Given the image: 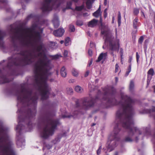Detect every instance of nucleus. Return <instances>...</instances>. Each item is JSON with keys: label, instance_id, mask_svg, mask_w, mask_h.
Wrapping results in <instances>:
<instances>
[{"label": "nucleus", "instance_id": "42", "mask_svg": "<svg viewBox=\"0 0 155 155\" xmlns=\"http://www.w3.org/2000/svg\"><path fill=\"white\" fill-rule=\"evenodd\" d=\"M123 52L122 49H120V57L121 59H123Z\"/></svg>", "mask_w": 155, "mask_h": 155}, {"label": "nucleus", "instance_id": "19", "mask_svg": "<svg viewBox=\"0 0 155 155\" xmlns=\"http://www.w3.org/2000/svg\"><path fill=\"white\" fill-rule=\"evenodd\" d=\"M74 89L75 91L79 93H82L83 91V88L78 85L76 86L75 87Z\"/></svg>", "mask_w": 155, "mask_h": 155}, {"label": "nucleus", "instance_id": "41", "mask_svg": "<svg viewBox=\"0 0 155 155\" xmlns=\"http://www.w3.org/2000/svg\"><path fill=\"white\" fill-rule=\"evenodd\" d=\"M55 45V43L54 42H51L50 46L52 48H54V47H53L52 46H54Z\"/></svg>", "mask_w": 155, "mask_h": 155}, {"label": "nucleus", "instance_id": "5", "mask_svg": "<svg viewBox=\"0 0 155 155\" xmlns=\"http://www.w3.org/2000/svg\"><path fill=\"white\" fill-rule=\"evenodd\" d=\"M44 123L45 126L41 131L40 136L43 139H46L54 134L59 121L47 116L45 118Z\"/></svg>", "mask_w": 155, "mask_h": 155}, {"label": "nucleus", "instance_id": "15", "mask_svg": "<svg viewBox=\"0 0 155 155\" xmlns=\"http://www.w3.org/2000/svg\"><path fill=\"white\" fill-rule=\"evenodd\" d=\"M5 35V34L4 32L0 29V48L3 46V39Z\"/></svg>", "mask_w": 155, "mask_h": 155}, {"label": "nucleus", "instance_id": "40", "mask_svg": "<svg viewBox=\"0 0 155 155\" xmlns=\"http://www.w3.org/2000/svg\"><path fill=\"white\" fill-rule=\"evenodd\" d=\"M65 57H66L68 56V51L67 50H64L63 53Z\"/></svg>", "mask_w": 155, "mask_h": 155}, {"label": "nucleus", "instance_id": "17", "mask_svg": "<svg viewBox=\"0 0 155 155\" xmlns=\"http://www.w3.org/2000/svg\"><path fill=\"white\" fill-rule=\"evenodd\" d=\"M93 15L94 17L96 18H97L101 15V12L100 5L99 6V7L98 10L93 14Z\"/></svg>", "mask_w": 155, "mask_h": 155}, {"label": "nucleus", "instance_id": "59", "mask_svg": "<svg viewBox=\"0 0 155 155\" xmlns=\"http://www.w3.org/2000/svg\"><path fill=\"white\" fill-rule=\"evenodd\" d=\"M121 62L122 64H123V61H122V59H121Z\"/></svg>", "mask_w": 155, "mask_h": 155}, {"label": "nucleus", "instance_id": "45", "mask_svg": "<svg viewBox=\"0 0 155 155\" xmlns=\"http://www.w3.org/2000/svg\"><path fill=\"white\" fill-rule=\"evenodd\" d=\"M17 144L18 146H21V141L20 140H18L17 141Z\"/></svg>", "mask_w": 155, "mask_h": 155}, {"label": "nucleus", "instance_id": "1", "mask_svg": "<svg viewBox=\"0 0 155 155\" xmlns=\"http://www.w3.org/2000/svg\"><path fill=\"white\" fill-rule=\"evenodd\" d=\"M42 28L38 25H33L30 28H25L19 32H14L10 36L12 41L15 42L18 41L24 46H31V51H22L20 53L21 58H17L12 63L15 65H23L29 64L34 61V59L38 58L35 68V86L38 90L41 98L47 99L51 88L47 81L51 74L50 61L49 60L43 48L41 43V34Z\"/></svg>", "mask_w": 155, "mask_h": 155}, {"label": "nucleus", "instance_id": "7", "mask_svg": "<svg viewBox=\"0 0 155 155\" xmlns=\"http://www.w3.org/2000/svg\"><path fill=\"white\" fill-rule=\"evenodd\" d=\"M62 1L63 0H44L41 9L44 12H48L53 8H58Z\"/></svg>", "mask_w": 155, "mask_h": 155}, {"label": "nucleus", "instance_id": "31", "mask_svg": "<svg viewBox=\"0 0 155 155\" xmlns=\"http://www.w3.org/2000/svg\"><path fill=\"white\" fill-rule=\"evenodd\" d=\"M84 6L83 5H82L80 6L76 7V9L77 11H81L83 9Z\"/></svg>", "mask_w": 155, "mask_h": 155}, {"label": "nucleus", "instance_id": "47", "mask_svg": "<svg viewBox=\"0 0 155 155\" xmlns=\"http://www.w3.org/2000/svg\"><path fill=\"white\" fill-rule=\"evenodd\" d=\"M89 71H87L86 72V74L84 75L85 77H87L88 75L89 74Z\"/></svg>", "mask_w": 155, "mask_h": 155}, {"label": "nucleus", "instance_id": "60", "mask_svg": "<svg viewBox=\"0 0 155 155\" xmlns=\"http://www.w3.org/2000/svg\"><path fill=\"white\" fill-rule=\"evenodd\" d=\"M107 10V9H105V10L104 11V12L105 13L106 12Z\"/></svg>", "mask_w": 155, "mask_h": 155}, {"label": "nucleus", "instance_id": "24", "mask_svg": "<svg viewBox=\"0 0 155 155\" xmlns=\"http://www.w3.org/2000/svg\"><path fill=\"white\" fill-rule=\"evenodd\" d=\"M106 97H107V98H106L105 100H106L109 103H111L112 104H113V101H114V100L112 99V100L111 99L109 98V96L107 95H105Z\"/></svg>", "mask_w": 155, "mask_h": 155}, {"label": "nucleus", "instance_id": "58", "mask_svg": "<svg viewBox=\"0 0 155 155\" xmlns=\"http://www.w3.org/2000/svg\"><path fill=\"white\" fill-rule=\"evenodd\" d=\"M22 144L24 145L25 143V141L23 140V142L22 143Z\"/></svg>", "mask_w": 155, "mask_h": 155}, {"label": "nucleus", "instance_id": "8", "mask_svg": "<svg viewBox=\"0 0 155 155\" xmlns=\"http://www.w3.org/2000/svg\"><path fill=\"white\" fill-rule=\"evenodd\" d=\"M94 104V102L92 99L88 98H84L82 104L83 108L87 109L92 106Z\"/></svg>", "mask_w": 155, "mask_h": 155}, {"label": "nucleus", "instance_id": "44", "mask_svg": "<svg viewBox=\"0 0 155 155\" xmlns=\"http://www.w3.org/2000/svg\"><path fill=\"white\" fill-rule=\"evenodd\" d=\"M131 64H130L128 67V68L127 69V71H128L129 72H130L131 71Z\"/></svg>", "mask_w": 155, "mask_h": 155}, {"label": "nucleus", "instance_id": "62", "mask_svg": "<svg viewBox=\"0 0 155 155\" xmlns=\"http://www.w3.org/2000/svg\"><path fill=\"white\" fill-rule=\"evenodd\" d=\"M98 80H97H97H96L95 81V82L96 83H97V82H98Z\"/></svg>", "mask_w": 155, "mask_h": 155}, {"label": "nucleus", "instance_id": "48", "mask_svg": "<svg viewBox=\"0 0 155 155\" xmlns=\"http://www.w3.org/2000/svg\"><path fill=\"white\" fill-rule=\"evenodd\" d=\"M92 60H91L90 62H89V63L88 64V65L89 66H90L92 64Z\"/></svg>", "mask_w": 155, "mask_h": 155}, {"label": "nucleus", "instance_id": "35", "mask_svg": "<svg viewBox=\"0 0 155 155\" xmlns=\"http://www.w3.org/2000/svg\"><path fill=\"white\" fill-rule=\"evenodd\" d=\"M139 13V10L138 9L135 8L134 9V13L135 15H137Z\"/></svg>", "mask_w": 155, "mask_h": 155}, {"label": "nucleus", "instance_id": "43", "mask_svg": "<svg viewBox=\"0 0 155 155\" xmlns=\"http://www.w3.org/2000/svg\"><path fill=\"white\" fill-rule=\"evenodd\" d=\"M88 54L90 56H91L92 54V52L91 50L89 49L88 51Z\"/></svg>", "mask_w": 155, "mask_h": 155}, {"label": "nucleus", "instance_id": "12", "mask_svg": "<svg viewBox=\"0 0 155 155\" xmlns=\"http://www.w3.org/2000/svg\"><path fill=\"white\" fill-rule=\"evenodd\" d=\"M98 22L97 20L94 19L88 22V26L90 27H94L97 25Z\"/></svg>", "mask_w": 155, "mask_h": 155}, {"label": "nucleus", "instance_id": "46", "mask_svg": "<svg viewBox=\"0 0 155 155\" xmlns=\"http://www.w3.org/2000/svg\"><path fill=\"white\" fill-rule=\"evenodd\" d=\"M94 46V43L92 42L91 41L90 42V47L92 48V47H93Z\"/></svg>", "mask_w": 155, "mask_h": 155}, {"label": "nucleus", "instance_id": "63", "mask_svg": "<svg viewBox=\"0 0 155 155\" xmlns=\"http://www.w3.org/2000/svg\"><path fill=\"white\" fill-rule=\"evenodd\" d=\"M73 0L74 2H78V0Z\"/></svg>", "mask_w": 155, "mask_h": 155}, {"label": "nucleus", "instance_id": "2", "mask_svg": "<svg viewBox=\"0 0 155 155\" xmlns=\"http://www.w3.org/2000/svg\"><path fill=\"white\" fill-rule=\"evenodd\" d=\"M121 100L118 104L120 108L116 114L114 130L109 137L107 143L109 152L114 150L116 146L117 141L119 139L118 133L120 130L119 126L120 125L128 131V136L125 139L126 141H137V135L141 134L139 129L134 125L132 119L133 101L124 93H121Z\"/></svg>", "mask_w": 155, "mask_h": 155}, {"label": "nucleus", "instance_id": "55", "mask_svg": "<svg viewBox=\"0 0 155 155\" xmlns=\"http://www.w3.org/2000/svg\"><path fill=\"white\" fill-rule=\"evenodd\" d=\"M114 155H118V153L117 152H116L115 153Z\"/></svg>", "mask_w": 155, "mask_h": 155}, {"label": "nucleus", "instance_id": "54", "mask_svg": "<svg viewBox=\"0 0 155 155\" xmlns=\"http://www.w3.org/2000/svg\"><path fill=\"white\" fill-rule=\"evenodd\" d=\"M115 81L116 83H117L118 81V78L117 77H115Z\"/></svg>", "mask_w": 155, "mask_h": 155}, {"label": "nucleus", "instance_id": "50", "mask_svg": "<svg viewBox=\"0 0 155 155\" xmlns=\"http://www.w3.org/2000/svg\"><path fill=\"white\" fill-rule=\"evenodd\" d=\"M130 73V72H129L128 71H127L126 73L125 74V76H128Z\"/></svg>", "mask_w": 155, "mask_h": 155}, {"label": "nucleus", "instance_id": "14", "mask_svg": "<svg viewBox=\"0 0 155 155\" xmlns=\"http://www.w3.org/2000/svg\"><path fill=\"white\" fill-rule=\"evenodd\" d=\"M154 74V70L153 68H150L148 72L147 84L150 82V81L152 78V76Z\"/></svg>", "mask_w": 155, "mask_h": 155}, {"label": "nucleus", "instance_id": "27", "mask_svg": "<svg viewBox=\"0 0 155 155\" xmlns=\"http://www.w3.org/2000/svg\"><path fill=\"white\" fill-rule=\"evenodd\" d=\"M62 117L63 118H71V117H73L74 118L76 117V116L74 114H73V115H62Z\"/></svg>", "mask_w": 155, "mask_h": 155}, {"label": "nucleus", "instance_id": "29", "mask_svg": "<svg viewBox=\"0 0 155 155\" xmlns=\"http://www.w3.org/2000/svg\"><path fill=\"white\" fill-rule=\"evenodd\" d=\"M69 30L71 32H74L75 30V28L74 25H70L69 26Z\"/></svg>", "mask_w": 155, "mask_h": 155}, {"label": "nucleus", "instance_id": "34", "mask_svg": "<svg viewBox=\"0 0 155 155\" xmlns=\"http://www.w3.org/2000/svg\"><path fill=\"white\" fill-rule=\"evenodd\" d=\"M76 24L78 25L81 26L83 25V23L81 21H78L76 22Z\"/></svg>", "mask_w": 155, "mask_h": 155}, {"label": "nucleus", "instance_id": "6", "mask_svg": "<svg viewBox=\"0 0 155 155\" xmlns=\"http://www.w3.org/2000/svg\"><path fill=\"white\" fill-rule=\"evenodd\" d=\"M101 33L104 35V38H105L104 45L103 46V48L104 49L105 47H107L109 51H110L111 54L114 56V54L113 51L118 52L119 50V44L118 40H115L111 32L104 30L103 28Z\"/></svg>", "mask_w": 155, "mask_h": 155}, {"label": "nucleus", "instance_id": "25", "mask_svg": "<svg viewBox=\"0 0 155 155\" xmlns=\"http://www.w3.org/2000/svg\"><path fill=\"white\" fill-rule=\"evenodd\" d=\"M70 41V38L69 37H67L65 40L64 44L66 46H67L69 45V43Z\"/></svg>", "mask_w": 155, "mask_h": 155}, {"label": "nucleus", "instance_id": "61", "mask_svg": "<svg viewBox=\"0 0 155 155\" xmlns=\"http://www.w3.org/2000/svg\"><path fill=\"white\" fill-rule=\"evenodd\" d=\"M52 95L53 96H55L56 94H54V93H53V94H52Z\"/></svg>", "mask_w": 155, "mask_h": 155}, {"label": "nucleus", "instance_id": "52", "mask_svg": "<svg viewBox=\"0 0 155 155\" xmlns=\"http://www.w3.org/2000/svg\"><path fill=\"white\" fill-rule=\"evenodd\" d=\"M132 58L131 57H130V58H129V62H130V63L131 61V60H132Z\"/></svg>", "mask_w": 155, "mask_h": 155}, {"label": "nucleus", "instance_id": "10", "mask_svg": "<svg viewBox=\"0 0 155 155\" xmlns=\"http://www.w3.org/2000/svg\"><path fill=\"white\" fill-rule=\"evenodd\" d=\"M52 22L54 28H58L59 25V22L58 20V17L57 15H54Z\"/></svg>", "mask_w": 155, "mask_h": 155}, {"label": "nucleus", "instance_id": "4", "mask_svg": "<svg viewBox=\"0 0 155 155\" xmlns=\"http://www.w3.org/2000/svg\"><path fill=\"white\" fill-rule=\"evenodd\" d=\"M9 129L0 126V155H16L13 144L8 135Z\"/></svg>", "mask_w": 155, "mask_h": 155}, {"label": "nucleus", "instance_id": "39", "mask_svg": "<svg viewBox=\"0 0 155 155\" xmlns=\"http://www.w3.org/2000/svg\"><path fill=\"white\" fill-rule=\"evenodd\" d=\"M136 56L137 61V62H138L139 61V58H140V56L138 54L137 52L136 53Z\"/></svg>", "mask_w": 155, "mask_h": 155}, {"label": "nucleus", "instance_id": "20", "mask_svg": "<svg viewBox=\"0 0 155 155\" xmlns=\"http://www.w3.org/2000/svg\"><path fill=\"white\" fill-rule=\"evenodd\" d=\"M138 21V19L137 18H136L134 21V27L135 29L137 28L139 26V23Z\"/></svg>", "mask_w": 155, "mask_h": 155}, {"label": "nucleus", "instance_id": "28", "mask_svg": "<svg viewBox=\"0 0 155 155\" xmlns=\"http://www.w3.org/2000/svg\"><path fill=\"white\" fill-rule=\"evenodd\" d=\"M121 16L120 15V12L118 13V25L119 26L120 24L121 23Z\"/></svg>", "mask_w": 155, "mask_h": 155}, {"label": "nucleus", "instance_id": "18", "mask_svg": "<svg viewBox=\"0 0 155 155\" xmlns=\"http://www.w3.org/2000/svg\"><path fill=\"white\" fill-rule=\"evenodd\" d=\"M60 73L61 76L64 77H65L67 75L66 71L64 67H63L60 71Z\"/></svg>", "mask_w": 155, "mask_h": 155}, {"label": "nucleus", "instance_id": "11", "mask_svg": "<svg viewBox=\"0 0 155 155\" xmlns=\"http://www.w3.org/2000/svg\"><path fill=\"white\" fill-rule=\"evenodd\" d=\"M107 55V53H102L99 55L97 62H99L101 60L104 61L106 58Z\"/></svg>", "mask_w": 155, "mask_h": 155}, {"label": "nucleus", "instance_id": "22", "mask_svg": "<svg viewBox=\"0 0 155 155\" xmlns=\"http://www.w3.org/2000/svg\"><path fill=\"white\" fill-rule=\"evenodd\" d=\"M134 88V83L133 81H131L130 82V86H129V89L130 91H132Z\"/></svg>", "mask_w": 155, "mask_h": 155}, {"label": "nucleus", "instance_id": "36", "mask_svg": "<svg viewBox=\"0 0 155 155\" xmlns=\"http://www.w3.org/2000/svg\"><path fill=\"white\" fill-rule=\"evenodd\" d=\"M67 91L68 92V93L71 94L73 92V89L71 88H67Z\"/></svg>", "mask_w": 155, "mask_h": 155}, {"label": "nucleus", "instance_id": "21", "mask_svg": "<svg viewBox=\"0 0 155 155\" xmlns=\"http://www.w3.org/2000/svg\"><path fill=\"white\" fill-rule=\"evenodd\" d=\"M73 75L75 77H77L78 74V71L75 68H73L72 71Z\"/></svg>", "mask_w": 155, "mask_h": 155}, {"label": "nucleus", "instance_id": "49", "mask_svg": "<svg viewBox=\"0 0 155 155\" xmlns=\"http://www.w3.org/2000/svg\"><path fill=\"white\" fill-rule=\"evenodd\" d=\"M47 147L48 149H49L52 146L51 145H48L47 146Z\"/></svg>", "mask_w": 155, "mask_h": 155}, {"label": "nucleus", "instance_id": "53", "mask_svg": "<svg viewBox=\"0 0 155 155\" xmlns=\"http://www.w3.org/2000/svg\"><path fill=\"white\" fill-rule=\"evenodd\" d=\"M107 0H104V5H106L107 4Z\"/></svg>", "mask_w": 155, "mask_h": 155}, {"label": "nucleus", "instance_id": "51", "mask_svg": "<svg viewBox=\"0 0 155 155\" xmlns=\"http://www.w3.org/2000/svg\"><path fill=\"white\" fill-rule=\"evenodd\" d=\"M130 73V72H129L128 71H127L126 73L125 74V76H128Z\"/></svg>", "mask_w": 155, "mask_h": 155}, {"label": "nucleus", "instance_id": "3", "mask_svg": "<svg viewBox=\"0 0 155 155\" xmlns=\"http://www.w3.org/2000/svg\"><path fill=\"white\" fill-rule=\"evenodd\" d=\"M17 95L18 106L21 105L20 110L18 109V125L16 128L17 132L20 134L21 131L25 128V131H30L32 126L31 121L36 114L35 108L38 98L36 94L32 93L31 90L26 88L25 85L21 86L20 90L17 91Z\"/></svg>", "mask_w": 155, "mask_h": 155}, {"label": "nucleus", "instance_id": "16", "mask_svg": "<svg viewBox=\"0 0 155 155\" xmlns=\"http://www.w3.org/2000/svg\"><path fill=\"white\" fill-rule=\"evenodd\" d=\"M145 111L143 113H149L151 115L154 116V117L155 118V107H153L150 110H145Z\"/></svg>", "mask_w": 155, "mask_h": 155}, {"label": "nucleus", "instance_id": "56", "mask_svg": "<svg viewBox=\"0 0 155 155\" xmlns=\"http://www.w3.org/2000/svg\"><path fill=\"white\" fill-rule=\"evenodd\" d=\"M64 43V41H60V43L61 44H63V43Z\"/></svg>", "mask_w": 155, "mask_h": 155}, {"label": "nucleus", "instance_id": "9", "mask_svg": "<svg viewBox=\"0 0 155 155\" xmlns=\"http://www.w3.org/2000/svg\"><path fill=\"white\" fill-rule=\"evenodd\" d=\"M64 32V30L62 28H59L57 30L54 31V35L57 37H61Z\"/></svg>", "mask_w": 155, "mask_h": 155}, {"label": "nucleus", "instance_id": "23", "mask_svg": "<svg viewBox=\"0 0 155 155\" xmlns=\"http://www.w3.org/2000/svg\"><path fill=\"white\" fill-rule=\"evenodd\" d=\"M7 2V0H0V7L2 8V5H6Z\"/></svg>", "mask_w": 155, "mask_h": 155}, {"label": "nucleus", "instance_id": "64", "mask_svg": "<svg viewBox=\"0 0 155 155\" xmlns=\"http://www.w3.org/2000/svg\"><path fill=\"white\" fill-rule=\"evenodd\" d=\"M154 21L155 22V15H154Z\"/></svg>", "mask_w": 155, "mask_h": 155}, {"label": "nucleus", "instance_id": "32", "mask_svg": "<svg viewBox=\"0 0 155 155\" xmlns=\"http://www.w3.org/2000/svg\"><path fill=\"white\" fill-rule=\"evenodd\" d=\"M61 57L62 56L60 54H57L54 56L53 58L54 59H57Z\"/></svg>", "mask_w": 155, "mask_h": 155}, {"label": "nucleus", "instance_id": "13", "mask_svg": "<svg viewBox=\"0 0 155 155\" xmlns=\"http://www.w3.org/2000/svg\"><path fill=\"white\" fill-rule=\"evenodd\" d=\"M8 80L6 78V77L0 72V84H3L8 82Z\"/></svg>", "mask_w": 155, "mask_h": 155}, {"label": "nucleus", "instance_id": "37", "mask_svg": "<svg viewBox=\"0 0 155 155\" xmlns=\"http://www.w3.org/2000/svg\"><path fill=\"white\" fill-rule=\"evenodd\" d=\"M71 2L70 1L68 2L67 3V8H71Z\"/></svg>", "mask_w": 155, "mask_h": 155}, {"label": "nucleus", "instance_id": "38", "mask_svg": "<svg viewBox=\"0 0 155 155\" xmlns=\"http://www.w3.org/2000/svg\"><path fill=\"white\" fill-rule=\"evenodd\" d=\"M119 66L118 63H117L115 65V72H117L118 70Z\"/></svg>", "mask_w": 155, "mask_h": 155}, {"label": "nucleus", "instance_id": "26", "mask_svg": "<svg viewBox=\"0 0 155 155\" xmlns=\"http://www.w3.org/2000/svg\"><path fill=\"white\" fill-rule=\"evenodd\" d=\"M87 8L88 9H90L91 7V0H87L86 2Z\"/></svg>", "mask_w": 155, "mask_h": 155}, {"label": "nucleus", "instance_id": "30", "mask_svg": "<svg viewBox=\"0 0 155 155\" xmlns=\"http://www.w3.org/2000/svg\"><path fill=\"white\" fill-rule=\"evenodd\" d=\"M143 36H141L138 40V43L140 44H142L143 40Z\"/></svg>", "mask_w": 155, "mask_h": 155}, {"label": "nucleus", "instance_id": "57", "mask_svg": "<svg viewBox=\"0 0 155 155\" xmlns=\"http://www.w3.org/2000/svg\"><path fill=\"white\" fill-rule=\"evenodd\" d=\"M153 88L154 89V92L155 93V86H154L153 87Z\"/></svg>", "mask_w": 155, "mask_h": 155}, {"label": "nucleus", "instance_id": "33", "mask_svg": "<svg viewBox=\"0 0 155 155\" xmlns=\"http://www.w3.org/2000/svg\"><path fill=\"white\" fill-rule=\"evenodd\" d=\"M101 148V146L99 147L97 151V155H99L100 154Z\"/></svg>", "mask_w": 155, "mask_h": 155}]
</instances>
